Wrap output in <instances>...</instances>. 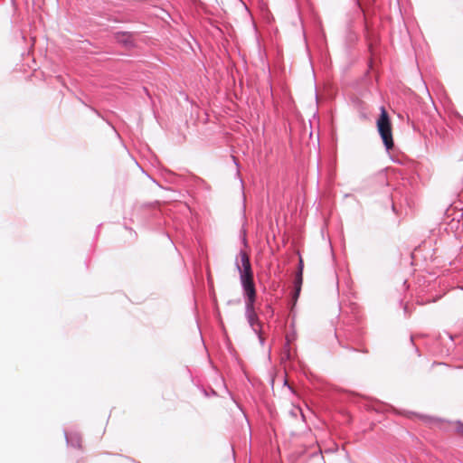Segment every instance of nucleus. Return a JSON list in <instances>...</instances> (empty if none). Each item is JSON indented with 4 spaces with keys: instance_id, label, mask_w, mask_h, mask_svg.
<instances>
[{
    "instance_id": "nucleus-6",
    "label": "nucleus",
    "mask_w": 463,
    "mask_h": 463,
    "mask_svg": "<svg viewBox=\"0 0 463 463\" xmlns=\"http://www.w3.org/2000/svg\"><path fill=\"white\" fill-rule=\"evenodd\" d=\"M457 432L463 436V424H459L458 427H457Z\"/></svg>"
},
{
    "instance_id": "nucleus-2",
    "label": "nucleus",
    "mask_w": 463,
    "mask_h": 463,
    "mask_svg": "<svg viewBox=\"0 0 463 463\" xmlns=\"http://www.w3.org/2000/svg\"><path fill=\"white\" fill-rule=\"evenodd\" d=\"M377 129L387 150L393 147L392 124L384 107L381 108V115L377 120Z\"/></svg>"
},
{
    "instance_id": "nucleus-4",
    "label": "nucleus",
    "mask_w": 463,
    "mask_h": 463,
    "mask_svg": "<svg viewBox=\"0 0 463 463\" xmlns=\"http://www.w3.org/2000/svg\"><path fill=\"white\" fill-rule=\"evenodd\" d=\"M116 39L118 43L126 46L133 45V35L129 33H118Z\"/></svg>"
},
{
    "instance_id": "nucleus-8",
    "label": "nucleus",
    "mask_w": 463,
    "mask_h": 463,
    "mask_svg": "<svg viewBox=\"0 0 463 463\" xmlns=\"http://www.w3.org/2000/svg\"><path fill=\"white\" fill-rule=\"evenodd\" d=\"M296 410H297L298 411H299L300 413H302V411H301V409H300V408H296Z\"/></svg>"
},
{
    "instance_id": "nucleus-1",
    "label": "nucleus",
    "mask_w": 463,
    "mask_h": 463,
    "mask_svg": "<svg viewBox=\"0 0 463 463\" xmlns=\"http://www.w3.org/2000/svg\"><path fill=\"white\" fill-rule=\"evenodd\" d=\"M241 267L238 264L237 268L240 271V277L241 285L244 289L246 300V309L250 323L252 325L256 319V314L254 312V302L256 299V290L253 281V272L250 262L249 255L245 251L240 252Z\"/></svg>"
},
{
    "instance_id": "nucleus-5",
    "label": "nucleus",
    "mask_w": 463,
    "mask_h": 463,
    "mask_svg": "<svg viewBox=\"0 0 463 463\" xmlns=\"http://www.w3.org/2000/svg\"><path fill=\"white\" fill-rule=\"evenodd\" d=\"M302 283H303V273H301V270H298V272L296 276V279H295V294H294L295 299L298 298V297L301 291Z\"/></svg>"
},
{
    "instance_id": "nucleus-7",
    "label": "nucleus",
    "mask_w": 463,
    "mask_h": 463,
    "mask_svg": "<svg viewBox=\"0 0 463 463\" xmlns=\"http://www.w3.org/2000/svg\"><path fill=\"white\" fill-rule=\"evenodd\" d=\"M303 269H304V263H303V260H302V258L300 257V258H299V266H298V270H301V273H303Z\"/></svg>"
},
{
    "instance_id": "nucleus-3",
    "label": "nucleus",
    "mask_w": 463,
    "mask_h": 463,
    "mask_svg": "<svg viewBox=\"0 0 463 463\" xmlns=\"http://www.w3.org/2000/svg\"><path fill=\"white\" fill-rule=\"evenodd\" d=\"M67 442L71 447L81 449L82 448V438L78 433H71L67 436Z\"/></svg>"
}]
</instances>
